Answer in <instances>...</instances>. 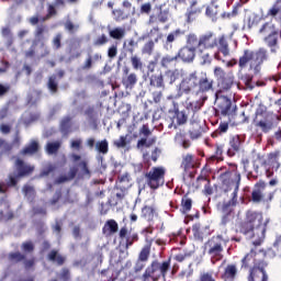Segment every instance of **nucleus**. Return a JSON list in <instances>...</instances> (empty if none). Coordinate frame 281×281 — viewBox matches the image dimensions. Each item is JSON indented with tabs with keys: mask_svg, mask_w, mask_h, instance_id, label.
<instances>
[{
	"mask_svg": "<svg viewBox=\"0 0 281 281\" xmlns=\"http://www.w3.org/2000/svg\"><path fill=\"white\" fill-rule=\"evenodd\" d=\"M213 74L218 87L215 93L217 111L224 116L227 115L233 117L236 115L237 106L236 104H233L232 100L223 93L231 91V89L234 87L235 75L233 71H225L221 66H215Z\"/></svg>",
	"mask_w": 281,
	"mask_h": 281,
	"instance_id": "obj_1",
	"label": "nucleus"
},
{
	"mask_svg": "<svg viewBox=\"0 0 281 281\" xmlns=\"http://www.w3.org/2000/svg\"><path fill=\"white\" fill-rule=\"evenodd\" d=\"M214 89V80L210 79L206 74L202 77L198 76V71H192L186 75L179 83L178 97L182 94H206Z\"/></svg>",
	"mask_w": 281,
	"mask_h": 281,
	"instance_id": "obj_2",
	"label": "nucleus"
},
{
	"mask_svg": "<svg viewBox=\"0 0 281 281\" xmlns=\"http://www.w3.org/2000/svg\"><path fill=\"white\" fill-rule=\"evenodd\" d=\"M269 58L268 50L263 47H260L257 50L244 49V54L238 59V66L240 70L249 67L250 71H254V75H259L261 71V66Z\"/></svg>",
	"mask_w": 281,
	"mask_h": 281,
	"instance_id": "obj_3",
	"label": "nucleus"
},
{
	"mask_svg": "<svg viewBox=\"0 0 281 281\" xmlns=\"http://www.w3.org/2000/svg\"><path fill=\"white\" fill-rule=\"evenodd\" d=\"M231 167H220L217 169L218 181L224 192H229L234 187V192L239 191L241 183V173L238 171L237 165H229Z\"/></svg>",
	"mask_w": 281,
	"mask_h": 281,
	"instance_id": "obj_4",
	"label": "nucleus"
},
{
	"mask_svg": "<svg viewBox=\"0 0 281 281\" xmlns=\"http://www.w3.org/2000/svg\"><path fill=\"white\" fill-rule=\"evenodd\" d=\"M268 223L269 220L263 223V214L261 212L249 210L246 212L245 221L239 225V233L245 236L249 235L250 238H254L255 229H259L263 226L262 234L265 235Z\"/></svg>",
	"mask_w": 281,
	"mask_h": 281,
	"instance_id": "obj_5",
	"label": "nucleus"
},
{
	"mask_svg": "<svg viewBox=\"0 0 281 281\" xmlns=\"http://www.w3.org/2000/svg\"><path fill=\"white\" fill-rule=\"evenodd\" d=\"M279 122H281V116H279V114L267 111V108L265 106H259L257 109L254 123L262 133H269L272 128L278 126Z\"/></svg>",
	"mask_w": 281,
	"mask_h": 281,
	"instance_id": "obj_6",
	"label": "nucleus"
},
{
	"mask_svg": "<svg viewBox=\"0 0 281 281\" xmlns=\"http://www.w3.org/2000/svg\"><path fill=\"white\" fill-rule=\"evenodd\" d=\"M16 172L9 173L7 179V188H18L19 181L34 173V166L27 165L25 160L16 158L14 162Z\"/></svg>",
	"mask_w": 281,
	"mask_h": 281,
	"instance_id": "obj_7",
	"label": "nucleus"
},
{
	"mask_svg": "<svg viewBox=\"0 0 281 281\" xmlns=\"http://www.w3.org/2000/svg\"><path fill=\"white\" fill-rule=\"evenodd\" d=\"M132 186L133 184L131 182V176H128V173H123V176H119V181L116 182L108 200V203L111 206H116L117 204H120L122 200H124V198L126 196V191H128Z\"/></svg>",
	"mask_w": 281,
	"mask_h": 281,
	"instance_id": "obj_8",
	"label": "nucleus"
},
{
	"mask_svg": "<svg viewBox=\"0 0 281 281\" xmlns=\"http://www.w3.org/2000/svg\"><path fill=\"white\" fill-rule=\"evenodd\" d=\"M170 269V259L159 263L154 260L150 266H148L142 277L143 281H158L160 278H166L168 270Z\"/></svg>",
	"mask_w": 281,
	"mask_h": 281,
	"instance_id": "obj_9",
	"label": "nucleus"
},
{
	"mask_svg": "<svg viewBox=\"0 0 281 281\" xmlns=\"http://www.w3.org/2000/svg\"><path fill=\"white\" fill-rule=\"evenodd\" d=\"M166 169L165 167H151L147 173H145V180L147 186L151 190H157L165 183Z\"/></svg>",
	"mask_w": 281,
	"mask_h": 281,
	"instance_id": "obj_10",
	"label": "nucleus"
},
{
	"mask_svg": "<svg viewBox=\"0 0 281 281\" xmlns=\"http://www.w3.org/2000/svg\"><path fill=\"white\" fill-rule=\"evenodd\" d=\"M228 241L229 240L224 239L222 235L213 236L204 244V250L212 257H218L224 251V247Z\"/></svg>",
	"mask_w": 281,
	"mask_h": 281,
	"instance_id": "obj_11",
	"label": "nucleus"
},
{
	"mask_svg": "<svg viewBox=\"0 0 281 281\" xmlns=\"http://www.w3.org/2000/svg\"><path fill=\"white\" fill-rule=\"evenodd\" d=\"M216 47L218 53L223 54L224 57H228L231 52H235L237 49L238 42L231 35L222 34L217 37Z\"/></svg>",
	"mask_w": 281,
	"mask_h": 281,
	"instance_id": "obj_12",
	"label": "nucleus"
},
{
	"mask_svg": "<svg viewBox=\"0 0 281 281\" xmlns=\"http://www.w3.org/2000/svg\"><path fill=\"white\" fill-rule=\"evenodd\" d=\"M268 263L267 262H258L256 266L249 269L248 281H268V276L266 272Z\"/></svg>",
	"mask_w": 281,
	"mask_h": 281,
	"instance_id": "obj_13",
	"label": "nucleus"
},
{
	"mask_svg": "<svg viewBox=\"0 0 281 281\" xmlns=\"http://www.w3.org/2000/svg\"><path fill=\"white\" fill-rule=\"evenodd\" d=\"M123 269L124 267L122 266V259L120 258V256H117V254L115 252H111L108 272L112 273V276L109 281L117 280V278L120 277V272H122Z\"/></svg>",
	"mask_w": 281,
	"mask_h": 281,
	"instance_id": "obj_14",
	"label": "nucleus"
},
{
	"mask_svg": "<svg viewBox=\"0 0 281 281\" xmlns=\"http://www.w3.org/2000/svg\"><path fill=\"white\" fill-rule=\"evenodd\" d=\"M191 130H189V136L192 140L199 139L205 133V124L201 123L198 119V114H192L190 120Z\"/></svg>",
	"mask_w": 281,
	"mask_h": 281,
	"instance_id": "obj_15",
	"label": "nucleus"
},
{
	"mask_svg": "<svg viewBox=\"0 0 281 281\" xmlns=\"http://www.w3.org/2000/svg\"><path fill=\"white\" fill-rule=\"evenodd\" d=\"M139 135H143L144 138H140L138 142H137V145L136 147L139 149V148H150L157 140L156 136H153L151 138H148L150 137L151 135V132H150V127L148 126V124H145L140 127L139 130Z\"/></svg>",
	"mask_w": 281,
	"mask_h": 281,
	"instance_id": "obj_16",
	"label": "nucleus"
},
{
	"mask_svg": "<svg viewBox=\"0 0 281 281\" xmlns=\"http://www.w3.org/2000/svg\"><path fill=\"white\" fill-rule=\"evenodd\" d=\"M216 46H217V37L215 36L214 32L209 31L200 35L198 47L214 49L216 48Z\"/></svg>",
	"mask_w": 281,
	"mask_h": 281,
	"instance_id": "obj_17",
	"label": "nucleus"
},
{
	"mask_svg": "<svg viewBox=\"0 0 281 281\" xmlns=\"http://www.w3.org/2000/svg\"><path fill=\"white\" fill-rule=\"evenodd\" d=\"M266 256L263 255L262 258H259V255L251 249L249 254H247L243 259H241V269H248L258 262H266L265 260Z\"/></svg>",
	"mask_w": 281,
	"mask_h": 281,
	"instance_id": "obj_18",
	"label": "nucleus"
},
{
	"mask_svg": "<svg viewBox=\"0 0 281 281\" xmlns=\"http://www.w3.org/2000/svg\"><path fill=\"white\" fill-rule=\"evenodd\" d=\"M195 47H190L186 45L179 49V52L176 54V57L177 59H181L186 64H191L195 58Z\"/></svg>",
	"mask_w": 281,
	"mask_h": 281,
	"instance_id": "obj_19",
	"label": "nucleus"
},
{
	"mask_svg": "<svg viewBox=\"0 0 281 281\" xmlns=\"http://www.w3.org/2000/svg\"><path fill=\"white\" fill-rule=\"evenodd\" d=\"M120 239H125V248L128 249L133 244L139 241V235L137 233L128 232L126 226L122 227L119 232Z\"/></svg>",
	"mask_w": 281,
	"mask_h": 281,
	"instance_id": "obj_20",
	"label": "nucleus"
},
{
	"mask_svg": "<svg viewBox=\"0 0 281 281\" xmlns=\"http://www.w3.org/2000/svg\"><path fill=\"white\" fill-rule=\"evenodd\" d=\"M137 74L131 72V68L124 67L123 68V77H122V85L125 89L133 90L137 85Z\"/></svg>",
	"mask_w": 281,
	"mask_h": 281,
	"instance_id": "obj_21",
	"label": "nucleus"
},
{
	"mask_svg": "<svg viewBox=\"0 0 281 281\" xmlns=\"http://www.w3.org/2000/svg\"><path fill=\"white\" fill-rule=\"evenodd\" d=\"M168 21V10H162V5H155L154 12L149 15V23H166Z\"/></svg>",
	"mask_w": 281,
	"mask_h": 281,
	"instance_id": "obj_22",
	"label": "nucleus"
},
{
	"mask_svg": "<svg viewBox=\"0 0 281 281\" xmlns=\"http://www.w3.org/2000/svg\"><path fill=\"white\" fill-rule=\"evenodd\" d=\"M280 158H281V151H279V149H276V151H270V154H268L267 160H262L261 165L270 166L276 170H278L281 166Z\"/></svg>",
	"mask_w": 281,
	"mask_h": 281,
	"instance_id": "obj_23",
	"label": "nucleus"
},
{
	"mask_svg": "<svg viewBox=\"0 0 281 281\" xmlns=\"http://www.w3.org/2000/svg\"><path fill=\"white\" fill-rule=\"evenodd\" d=\"M266 188V182L263 180H259V182H256L255 189L251 192V201L256 204L261 203L263 200V193L262 190Z\"/></svg>",
	"mask_w": 281,
	"mask_h": 281,
	"instance_id": "obj_24",
	"label": "nucleus"
},
{
	"mask_svg": "<svg viewBox=\"0 0 281 281\" xmlns=\"http://www.w3.org/2000/svg\"><path fill=\"white\" fill-rule=\"evenodd\" d=\"M109 36L114 43H122L123 38L126 37V27L116 26L109 29Z\"/></svg>",
	"mask_w": 281,
	"mask_h": 281,
	"instance_id": "obj_25",
	"label": "nucleus"
},
{
	"mask_svg": "<svg viewBox=\"0 0 281 281\" xmlns=\"http://www.w3.org/2000/svg\"><path fill=\"white\" fill-rule=\"evenodd\" d=\"M278 41H279V30L263 37V42L270 48L271 53H277V49H279Z\"/></svg>",
	"mask_w": 281,
	"mask_h": 281,
	"instance_id": "obj_26",
	"label": "nucleus"
},
{
	"mask_svg": "<svg viewBox=\"0 0 281 281\" xmlns=\"http://www.w3.org/2000/svg\"><path fill=\"white\" fill-rule=\"evenodd\" d=\"M238 274V269L236 265H228L225 269L223 274L221 276L223 281H235Z\"/></svg>",
	"mask_w": 281,
	"mask_h": 281,
	"instance_id": "obj_27",
	"label": "nucleus"
},
{
	"mask_svg": "<svg viewBox=\"0 0 281 281\" xmlns=\"http://www.w3.org/2000/svg\"><path fill=\"white\" fill-rule=\"evenodd\" d=\"M49 262H55L57 267H63L67 262V257L63 256L58 250L53 249L47 255Z\"/></svg>",
	"mask_w": 281,
	"mask_h": 281,
	"instance_id": "obj_28",
	"label": "nucleus"
},
{
	"mask_svg": "<svg viewBox=\"0 0 281 281\" xmlns=\"http://www.w3.org/2000/svg\"><path fill=\"white\" fill-rule=\"evenodd\" d=\"M238 192L233 191L232 199L228 202H224L222 205V213L226 215H231L233 212V207L237 205Z\"/></svg>",
	"mask_w": 281,
	"mask_h": 281,
	"instance_id": "obj_29",
	"label": "nucleus"
},
{
	"mask_svg": "<svg viewBox=\"0 0 281 281\" xmlns=\"http://www.w3.org/2000/svg\"><path fill=\"white\" fill-rule=\"evenodd\" d=\"M180 168L184 172L195 168V160L193 154H183Z\"/></svg>",
	"mask_w": 281,
	"mask_h": 281,
	"instance_id": "obj_30",
	"label": "nucleus"
},
{
	"mask_svg": "<svg viewBox=\"0 0 281 281\" xmlns=\"http://www.w3.org/2000/svg\"><path fill=\"white\" fill-rule=\"evenodd\" d=\"M196 54L202 65H210L212 63L213 55L210 53L209 48L198 46Z\"/></svg>",
	"mask_w": 281,
	"mask_h": 281,
	"instance_id": "obj_31",
	"label": "nucleus"
},
{
	"mask_svg": "<svg viewBox=\"0 0 281 281\" xmlns=\"http://www.w3.org/2000/svg\"><path fill=\"white\" fill-rule=\"evenodd\" d=\"M277 31L278 29L276 27V25L272 22L268 21L265 22L259 29V35H261L265 38L271 34H274V32Z\"/></svg>",
	"mask_w": 281,
	"mask_h": 281,
	"instance_id": "obj_32",
	"label": "nucleus"
},
{
	"mask_svg": "<svg viewBox=\"0 0 281 281\" xmlns=\"http://www.w3.org/2000/svg\"><path fill=\"white\" fill-rule=\"evenodd\" d=\"M180 77L179 69H167L164 74L165 82L168 85H173Z\"/></svg>",
	"mask_w": 281,
	"mask_h": 281,
	"instance_id": "obj_33",
	"label": "nucleus"
},
{
	"mask_svg": "<svg viewBox=\"0 0 281 281\" xmlns=\"http://www.w3.org/2000/svg\"><path fill=\"white\" fill-rule=\"evenodd\" d=\"M78 176V167H71L68 176H59L55 183H67V181H74V179H76V177Z\"/></svg>",
	"mask_w": 281,
	"mask_h": 281,
	"instance_id": "obj_34",
	"label": "nucleus"
},
{
	"mask_svg": "<svg viewBox=\"0 0 281 281\" xmlns=\"http://www.w3.org/2000/svg\"><path fill=\"white\" fill-rule=\"evenodd\" d=\"M108 8L112 10V16L114 21L120 22L128 19V14L124 13V10L113 9V2H108Z\"/></svg>",
	"mask_w": 281,
	"mask_h": 281,
	"instance_id": "obj_35",
	"label": "nucleus"
},
{
	"mask_svg": "<svg viewBox=\"0 0 281 281\" xmlns=\"http://www.w3.org/2000/svg\"><path fill=\"white\" fill-rule=\"evenodd\" d=\"M224 148H225V145L222 144V143H216L215 144V151H214V155L211 156V158H209L210 161H224V156H223V153H224Z\"/></svg>",
	"mask_w": 281,
	"mask_h": 281,
	"instance_id": "obj_36",
	"label": "nucleus"
},
{
	"mask_svg": "<svg viewBox=\"0 0 281 281\" xmlns=\"http://www.w3.org/2000/svg\"><path fill=\"white\" fill-rule=\"evenodd\" d=\"M149 86L153 88L165 89L162 74L151 75V77L149 78Z\"/></svg>",
	"mask_w": 281,
	"mask_h": 281,
	"instance_id": "obj_37",
	"label": "nucleus"
},
{
	"mask_svg": "<svg viewBox=\"0 0 281 281\" xmlns=\"http://www.w3.org/2000/svg\"><path fill=\"white\" fill-rule=\"evenodd\" d=\"M228 130H229V123L227 121H221L217 130H215V132H212L211 137L217 138L226 134Z\"/></svg>",
	"mask_w": 281,
	"mask_h": 281,
	"instance_id": "obj_38",
	"label": "nucleus"
},
{
	"mask_svg": "<svg viewBox=\"0 0 281 281\" xmlns=\"http://www.w3.org/2000/svg\"><path fill=\"white\" fill-rule=\"evenodd\" d=\"M130 63L135 71L144 70V60H142V57H139V55H131Z\"/></svg>",
	"mask_w": 281,
	"mask_h": 281,
	"instance_id": "obj_39",
	"label": "nucleus"
},
{
	"mask_svg": "<svg viewBox=\"0 0 281 281\" xmlns=\"http://www.w3.org/2000/svg\"><path fill=\"white\" fill-rule=\"evenodd\" d=\"M40 149L38 142L32 140L27 146L21 150V155H36Z\"/></svg>",
	"mask_w": 281,
	"mask_h": 281,
	"instance_id": "obj_40",
	"label": "nucleus"
},
{
	"mask_svg": "<svg viewBox=\"0 0 281 281\" xmlns=\"http://www.w3.org/2000/svg\"><path fill=\"white\" fill-rule=\"evenodd\" d=\"M155 215H157V214H156V210L153 206L145 205L142 209L140 216L143 218H145L146 221L151 222L154 220Z\"/></svg>",
	"mask_w": 281,
	"mask_h": 281,
	"instance_id": "obj_41",
	"label": "nucleus"
},
{
	"mask_svg": "<svg viewBox=\"0 0 281 281\" xmlns=\"http://www.w3.org/2000/svg\"><path fill=\"white\" fill-rule=\"evenodd\" d=\"M192 209V200L189 198L188 193L183 198H181V212L187 214Z\"/></svg>",
	"mask_w": 281,
	"mask_h": 281,
	"instance_id": "obj_42",
	"label": "nucleus"
},
{
	"mask_svg": "<svg viewBox=\"0 0 281 281\" xmlns=\"http://www.w3.org/2000/svg\"><path fill=\"white\" fill-rule=\"evenodd\" d=\"M217 0H211V4L206 7L205 14L209 18H215L218 13Z\"/></svg>",
	"mask_w": 281,
	"mask_h": 281,
	"instance_id": "obj_43",
	"label": "nucleus"
},
{
	"mask_svg": "<svg viewBox=\"0 0 281 281\" xmlns=\"http://www.w3.org/2000/svg\"><path fill=\"white\" fill-rule=\"evenodd\" d=\"M47 89L53 95L58 93V81L56 80V75L48 77Z\"/></svg>",
	"mask_w": 281,
	"mask_h": 281,
	"instance_id": "obj_44",
	"label": "nucleus"
},
{
	"mask_svg": "<svg viewBox=\"0 0 281 281\" xmlns=\"http://www.w3.org/2000/svg\"><path fill=\"white\" fill-rule=\"evenodd\" d=\"M243 4L240 2H237L233 5V10L231 12H224L222 14L223 19H233L236 18L239 13V9H241Z\"/></svg>",
	"mask_w": 281,
	"mask_h": 281,
	"instance_id": "obj_45",
	"label": "nucleus"
},
{
	"mask_svg": "<svg viewBox=\"0 0 281 281\" xmlns=\"http://www.w3.org/2000/svg\"><path fill=\"white\" fill-rule=\"evenodd\" d=\"M200 181H205L206 182V184L204 186V189H203V193L205 195H212L213 194V189L211 187V180H209V178H206V176H198L196 182H200Z\"/></svg>",
	"mask_w": 281,
	"mask_h": 281,
	"instance_id": "obj_46",
	"label": "nucleus"
},
{
	"mask_svg": "<svg viewBox=\"0 0 281 281\" xmlns=\"http://www.w3.org/2000/svg\"><path fill=\"white\" fill-rule=\"evenodd\" d=\"M22 192L24 196H26L31 201H34V199H36V190L30 184H24L22 188Z\"/></svg>",
	"mask_w": 281,
	"mask_h": 281,
	"instance_id": "obj_47",
	"label": "nucleus"
},
{
	"mask_svg": "<svg viewBox=\"0 0 281 281\" xmlns=\"http://www.w3.org/2000/svg\"><path fill=\"white\" fill-rule=\"evenodd\" d=\"M203 106V101L201 100H194L187 102V109L189 111L193 112V115H196L195 112L200 111V109Z\"/></svg>",
	"mask_w": 281,
	"mask_h": 281,
	"instance_id": "obj_48",
	"label": "nucleus"
},
{
	"mask_svg": "<svg viewBox=\"0 0 281 281\" xmlns=\"http://www.w3.org/2000/svg\"><path fill=\"white\" fill-rule=\"evenodd\" d=\"M79 168H81V173H79L80 179H82V177H88V179H91V170H89V164L87 160L80 161Z\"/></svg>",
	"mask_w": 281,
	"mask_h": 281,
	"instance_id": "obj_49",
	"label": "nucleus"
},
{
	"mask_svg": "<svg viewBox=\"0 0 281 281\" xmlns=\"http://www.w3.org/2000/svg\"><path fill=\"white\" fill-rule=\"evenodd\" d=\"M149 258H150V246H145L142 248L137 260L146 263V262H148Z\"/></svg>",
	"mask_w": 281,
	"mask_h": 281,
	"instance_id": "obj_50",
	"label": "nucleus"
},
{
	"mask_svg": "<svg viewBox=\"0 0 281 281\" xmlns=\"http://www.w3.org/2000/svg\"><path fill=\"white\" fill-rule=\"evenodd\" d=\"M108 232L110 235H115L120 232V225L114 220H109L106 222Z\"/></svg>",
	"mask_w": 281,
	"mask_h": 281,
	"instance_id": "obj_51",
	"label": "nucleus"
},
{
	"mask_svg": "<svg viewBox=\"0 0 281 281\" xmlns=\"http://www.w3.org/2000/svg\"><path fill=\"white\" fill-rule=\"evenodd\" d=\"M178 60V56H170V55H165L161 60H160V66L165 69H167L169 67V65L173 61Z\"/></svg>",
	"mask_w": 281,
	"mask_h": 281,
	"instance_id": "obj_52",
	"label": "nucleus"
},
{
	"mask_svg": "<svg viewBox=\"0 0 281 281\" xmlns=\"http://www.w3.org/2000/svg\"><path fill=\"white\" fill-rule=\"evenodd\" d=\"M64 27H65L66 32H68L69 34H76V32H78V30H80V25L74 24L71 22V20H67L64 24Z\"/></svg>",
	"mask_w": 281,
	"mask_h": 281,
	"instance_id": "obj_53",
	"label": "nucleus"
},
{
	"mask_svg": "<svg viewBox=\"0 0 281 281\" xmlns=\"http://www.w3.org/2000/svg\"><path fill=\"white\" fill-rule=\"evenodd\" d=\"M46 150L48 153V155H56V153H58V150H60V142H54V143H48L46 145Z\"/></svg>",
	"mask_w": 281,
	"mask_h": 281,
	"instance_id": "obj_54",
	"label": "nucleus"
},
{
	"mask_svg": "<svg viewBox=\"0 0 281 281\" xmlns=\"http://www.w3.org/2000/svg\"><path fill=\"white\" fill-rule=\"evenodd\" d=\"M12 218H14V212L10 211V204H7V214L0 211V221L8 223V221H12Z\"/></svg>",
	"mask_w": 281,
	"mask_h": 281,
	"instance_id": "obj_55",
	"label": "nucleus"
},
{
	"mask_svg": "<svg viewBox=\"0 0 281 281\" xmlns=\"http://www.w3.org/2000/svg\"><path fill=\"white\" fill-rule=\"evenodd\" d=\"M9 260L10 262H15V263L23 262V260H25V255L19 251L11 252L9 254Z\"/></svg>",
	"mask_w": 281,
	"mask_h": 281,
	"instance_id": "obj_56",
	"label": "nucleus"
},
{
	"mask_svg": "<svg viewBox=\"0 0 281 281\" xmlns=\"http://www.w3.org/2000/svg\"><path fill=\"white\" fill-rule=\"evenodd\" d=\"M21 249L24 254H34V249H35L34 241L27 240L22 243Z\"/></svg>",
	"mask_w": 281,
	"mask_h": 281,
	"instance_id": "obj_57",
	"label": "nucleus"
},
{
	"mask_svg": "<svg viewBox=\"0 0 281 281\" xmlns=\"http://www.w3.org/2000/svg\"><path fill=\"white\" fill-rule=\"evenodd\" d=\"M187 46L188 47H195L196 49L199 48V38L196 37L195 34L191 33L188 35L187 38Z\"/></svg>",
	"mask_w": 281,
	"mask_h": 281,
	"instance_id": "obj_58",
	"label": "nucleus"
},
{
	"mask_svg": "<svg viewBox=\"0 0 281 281\" xmlns=\"http://www.w3.org/2000/svg\"><path fill=\"white\" fill-rule=\"evenodd\" d=\"M120 46V42H114L108 49V57L114 59L117 57V47Z\"/></svg>",
	"mask_w": 281,
	"mask_h": 281,
	"instance_id": "obj_59",
	"label": "nucleus"
},
{
	"mask_svg": "<svg viewBox=\"0 0 281 281\" xmlns=\"http://www.w3.org/2000/svg\"><path fill=\"white\" fill-rule=\"evenodd\" d=\"M175 119L177 122V125H183L187 123L188 116H186L184 112L182 111H176Z\"/></svg>",
	"mask_w": 281,
	"mask_h": 281,
	"instance_id": "obj_60",
	"label": "nucleus"
},
{
	"mask_svg": "<svg viewBox=\"0 0 281 281\" xmlns=\"http://www.w3.org/2000/svg\"><path fill=\"white\" fill-rule=\"evenodd\" d=\"M200 14H201V9L200 8L191 7L190 11H188V13H187L188 22H192Z\"/></svg>",
	"mask_w": 281,
	"mask_h": 281,
	"instance_id": "obj_61",
	"label": "nucleus"
},
{
	"mask_svg": "<svg viewBox=\"0 0 281 281\" xmlns=\"http://www.w3.org/2000/svg\"><path fill=\"white\" fill-rule=\"evenodd\" d=\"M58 278L61 281H71V271L69 268H63Z\"/></svg>",
	"mask_w": 281,
	"mask_h": 281,
	"instance_id": "obj_62",
	"label": "nucleus"
},
{
	"mask_svg": "<svg viewBox=\"0 0 281 281\" xmlns=\"http://www.w3.org/2000/svg\"><path fill=\"white\" fill-rule=\"evenodd\" d=\"M177 138L180 139V143H181V147L187 150L190 148L191 146V143L189 140V138H186V134H177Z\"/></svg>",
	"mask_w": 281,
	"mask_h": 281,
	"instance_id": "obj_63",
	"label": "nucleus"
},
{
	"mask_svg": "<svg viewBox=\"0 0 281 281\" xmlns=\"http://www.w3.org/2000/svg\"><path fill=\"white\" fill-rule=\"evenodd\" d=\"M154 41L150 40L147 43H145V45L143 46L142 53L146 54V55H151L153 54V49H154Z\"/></svg>",
	"mask_w": 281,
	"mask_h": 281,
	"instance_id": "obj_64",
	"label": "nucleus"
}]
</instances>
